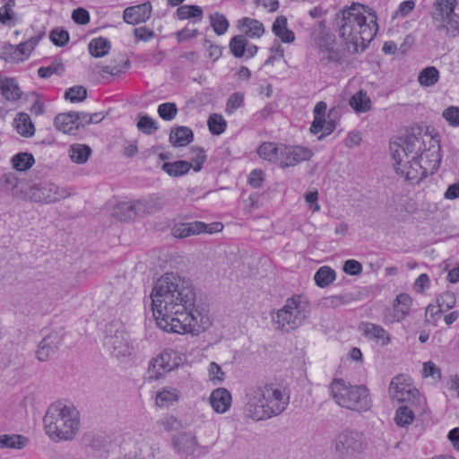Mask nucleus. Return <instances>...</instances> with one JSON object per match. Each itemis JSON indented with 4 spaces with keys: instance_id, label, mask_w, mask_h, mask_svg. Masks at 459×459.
I'll return each instance as SVG.
<instances>
[{
    "instance_id": "nucleus-22",
    "label": "nucleus",
    "mask_w": 459,
    "mask_h": 459,
    "mask_svg": "<svg viewBox=\"0 0 459 459\" xmlns=\"http://www.w3.org/2000/svg\"><path fill=\"white\" fill-rule=\"evenodd\" d=\"M75 111L58 114L54 119L56 128L65 134L71 135L78 134L77 126L75 124Z\"/></svg>"
},
{
    "instance_id": "nucleus-59",
    "label": "nucleus",
    "mask_w": 459,
    "mask_h": 459,
    "mask_svg": "<svg viewBox=\"0 0 459 459\" xmlns=\"http://www.w3.org/2000/svg\"><path fill=\"white\" fill-rule=\"evenodd\" d=\"M50 39L54 45L64 47L69 41V34L64 29L56 28L50 32Z\"/></svg>"
},
{
    "instance_id": "nucleus-5",
    "label": "nucleus",
    "mask_w": 459,
    "mask_h": 459,
    "mask_svg": "<svg viewBox=\"0 0 459 459\" xmlns=\"http://www.w3.org/2000/svg\"><path fill=\"white\" fill-rule=\"evenodd\" d=\"M43 421L52 439L70 440L79 429V412L74 407L55 403L47 411Z\"/></svg>"
},
{
    "instance_id": "nucleus-62",
    "label": "nucleus",
    "mask_w": 459,
    "mask_h": 459,
    "mask_svg": "<svg viewBox=\"0 0 459 459\" xmlns=\"http://www.w3.org/2000/svg\"><path fill=\"white\" fill-rule=\"evenodd\" d=\"M192 152L195 153V157L192 158L189 163H192V168L195 171H199L206 160V155L201 148L192 149Z\"/></svg>"
},
{
    "instance_id": "nucleus-58",
    "label": "nucleus",
    "mask_w": 459,
    "mask_h": 459,
    "mask_svg": "<svg viewBox=\"0 0 459 459\" xmlns=\"http://www.w3.org/2000/svg\"><path fill=\"white\" fill-rule=\"evenodd\" d=\"M75 115H76L75 124L77 126L78 132L82 128H84L85 126H87V125H90L91 123H99L102 120V117H100L97 120H94V117H100V113H94V114L90 115V114H87L84 112H82V113L75 112Z\"/></svg>"
},
{
    "instance_id": "nucleus-39",
    "label": "nucleus",
    "mask_w": 459,
    "mask_h": 459,
    "mask_svg": "<svg viewBox=\"0 0 459 459\" xmlns=\"http://www.w3.org/2000/svg\"><path fill=\"white\" fill-rule=\"evenodd\" d=\"M351 107L359 113H364L371 108V100L367 92L360 90L350 100Z\"/></svg>"
},
{
    "instance_id": "nucleus-61",
    "label": "nucleus",
    "mask_w": 459,
    "mask_h": 459,
    "mask_svg": "<svg viewBox=\"0 0 459 459\" xmlns=\"http://www.w3.org/2000/svg\"><path fill=\"white\" fill-rule=\"evenodd\" d=\"M41 36L30 37L28 40L22 42L17 46L18 51L22 55L29 56L30 52L34 49V48L38 45Z\"/></svg>"
},
{
    "instance_id": "nucleus-6",
    "label": "nucleus",
    "mask_w": 459,
    "mask_h": 459,
    "mask_svg": "<svg viewBox=\"0 0 459 459\" xmlns=\"http://www.w3.org/2000/svg\"><path fill=\"white\" fill-rule=\"evenodd\" d=\"M157 325L165 332L177 333H198L204 329L207 318L195 303L193 307L179 313H156L153 315Z\"/></svg>"
},
{
    "instance_id": "nucleus-43",
    "label": "nucleus",
    "mask_w": 459,
    "mask_h": 459,
    "mask_svg": "<svg viewBox=\"0 0 459 459\" xmlns=\"http://www.w3.org/2000/svg\"><path fill=\"white\" fill-rule=\"evenodd\" d=\"M336 277L335 271L328 266L320 267L315 273L314 280L317 286L325 288L329 286Z\"/></svg>"
},
{
    "instance_id": "nucleus-8",
    "label": "nucleus",
    "mask_w": 459,
    "mask_h": 459,
    "mask_svg": "<svg viewBox=\"0 0 459 459\" xmlns=\"http://www.w3.org/2000/svg\"><path fill=\"white\" fill-rule=\"evenodd\" d=\"M308 314L309 307L307 300L300 296H293L286 300L285 305L278 310L273 321L277 329L289 333L302 325Z\"/></svg>"
},
{
    "instance_id": "nucleus-7",
    "label": "nucleus",
    "mask_w": 459,
    "mask_h": 459,
    "mask_svg": "<svg viewBox=\"0 0 459 459\" xmlns=\"http://www.w3.org/2000/svg\"><path fill=\"white\" fill-rule=\"evenodd\" d=\"M330 392L334 402L342 408L361 412L371 407L369 391L363 385H352L342 379H334Z\"/></svg>"
},
{
    "instance_id": "nucleus-4",
    "label": "nucleus",
    "mask_w": 459,
    "mask_h": 459,
    "mask_svg": "<svg viewBox=\"0 0 459 459\" xmlns=\"http://www.w3.org/2000/svg\"><path fill=\"white\" fill-rule=\"evenodd\" d=\"M246 400V416L258 421L282 413L290 403V395L277 385L264 384L248 388Z\"/></svg>"
},
{
    "instance_id": "nucleus-56",
    "label": "nucleus",
    "mask_w": 459,
    "mask_h": 459,
    "mask_svg": "<svg viewBox=\"0 0 459 459\" xmlns=\"http://www.w3.org/2000/svg\"><path fill=\"white\" fill-rule=\"evenodd\" d=\"M442 117L450 126H459V107L449 106L443 110Z\"/></svg>"
},
{
    "instance_id": "nucleus-3",
    "label": "nucleus",
    "mask_w": 459,
    "mask_h": 459,
    "mask_svg": "<svg viewBox=\"0 0 459 459\" xmlns=\"http://www.w3.org/2000/svg\"><path fill=\"white\" fill-rule=\"evenodd\" d=\"M151 299L153 315L162 311L179 313L193 307L196 295L189 280L167 273L154 283Z\"/></svg>"
},
{
    "instance_id": "nucleus-10",
    "label": "nucleus",
    "mask_w": 459,
    "mask_h": 459,
    "mask_svg": "<svg viewBox=\"0 0 459 459\" xmlns=\"http://www.w3.org/2000/svg\"><path fill=\"white\" fill-rule=\"evenodd\" d=\"M389 395L393 400L411 405L423 404L425 398L420 394L419 390L412 385L410 378L405 375L394 377L389 385Z\"/></svg>"
},
{
    "instance_id": "nucleus-13",
    "label": "nucleus",
    "mask_w": 459,
    "mask_h": 459,
    "mask_svg": "<svg viewBox=\"0 0 459 459\" xmlns=\"http://www.w3.org/2000/svg\"><path fill=\"white\" fill-rule=\"evenodd\" d=\"M105 345L111 354L117 358L128 357L132 353L127 334L123 331H116L113 335L107 336Z\"/></svg>"
},
{
    "instance_id": "nucleus-38",
    "label": "nucleus",
    "mask_w": 459,
    "mask_h": 459,
    "mask_svg": "<svg viewBox=\"0 0 459 459\" xmlns=\"http://www.w3.org/2000/svg\"><path fill=\"white\" fill-rule=\"evenodd\" d=\"M111 48L110 41L102 37L95 38L89 44V51L94 57H102L108 54Z\"/></svg>"
},
{
    "instance_id": "nucleus-23",
    "label": "nucleus",
    "mask_w": 459,
    "mask_h": 459,
    "mask_svg": "<svg viewBox=\"0 0 459 459\" xmlns=\"http://www.w3.org/2000/svg\"><path fill=\"white\" fill-rule=\"evenodd\" d=\"M206 224L202 221H191L176 225L172 230L175 238H184L192 235L203 233L206 229Z\"/></svg>"
},
{
    "instance_id": "nucleus-11",
    "label": "nucleus",
    "mask_w": 459,
    "mask_h": 459,
    "mask_svg": "<svg viewBox=\"0 0 459 459\" xmlns=\"http://www.w3.org/2000/svg\"><path fill=\"white\" fill-rule=\"evenodd\" d=\"M27 196L24 200L36 203L51 204L65 199L70 195V192L51 182H40L27 186Z\"/></svg>"
},
{
    "instance_id": "nucleus-45",
    "label": "nucleus",
    "mask_w": 459,
    "mask_h": 459,
    "mask_svg": "<svg viewBox=\"0 0 459 459\" xmlns=\"http://www.w3.org/2000/svg\"><path fill=\"white\" fill-rule=\"evenodd\" d=\"M439 79V72L435 66H428L424 68L418 76L420 85L429 87L435 85Z\"/></svg>"
},
{
    "instance_id": "nucleus-16",
    "label": "nucleus",
    "mask_w": 459,
    "mask_h": 459,
    "mask_svg": "<svg viewBox=\"0 0 459 459\" xmlns=\"http://www.w3.org/2000/svg\"><path fill=\"white\" fill-rule=\"evenodd\" d=\"M152 13V4L147 1L141 4L126 7L123 13V19L128 24L136 25L147 22Z\"/></svg>"
},
{
    "instance_id": "nucleus-63",
    "label": "nucleus",
    "mask_w": 459,
    "mask_h": 459,
    "mask_svg": "<svg viewBox=\"0 0 459 459\" xmlns=\"http://www.w3.org/2000/svg\"><path fill=\"white\" fill-rule=\"evenodd\" d=\"M72 18L75 23L84 25L90 22V13L86 9L79 7L73 11Z\"/></svg>"
},
{
    "instance_id": "nucleus-42",
    "label": "nucleus",
    "mask_w": 459,
    "mask_h": 459,
    "mask_svg": "<svg viewBox=\"0 0 459 459\" xmlns=\"http://www.w3.org/2000/svg\"><path fill=\"white\" fill-rule=\"evenodd\" d=\"M91 153V148L85 144H74L69 149L70 159L72 161L77 164L85 163L88 160Z\"/></svg>"
},
{
    "instance_id": "nucleus-40",
    "label": "nucleus",
    "mask_w": 459,
    "mask_h": 459,
    "mask_svg": "<svg viewBox=\"0 0 459 459\" xmlns=\"http://www.w3.org/2000/svg\"><path fill=\"white\" fill-rule=\"evenodd\" d=\"M0 90L2 91V95L9 101L17 100L22 96V91L19 86L12 78H5L4 80H2Z\"/></svg>"
},
{
    "instance_id": "nucleus-54",
    "label": "nucleus",
    "mask_w": 459,
    "mask_h": 459,
    "mask_svg": "<svg viewBox=\"0 0 459 459\" xmlns=\"http://www.w3.org/2000/svg\"><path fill=\"white\" fill-rule=\"evenodd\" d=\"M442 27L446 30V34L450 37H456L459 35V15L455 13L445 18L442 22Z\"/></svg>"
},
{
    "instance_id": "nucleus-37",
    "label": "nucleus",
    "mask_w": 459,
    "mask_h": 459,
    "mask_svg": "<svg viewBox=\"0 0 459 459\" xmlns=\"http://www.w3.org/2000/svg\"><path fill=\"white\" fill-rule=\"evenodd\" d=\"M411 299L408 294L401 293L394 299V317L397 321L403 320L408 315Z\"/></svg>"
},
{
    "instance_id": "nucleus-50",
    "label": "nucleus",
    "mask_w": 459,
    "mask_h": 459,
    "mask_svg": "<svg viewBox=\"0 0 459 459\" xmlns=\"http://www.w3.org/2000/svg\"><path fill=\"white\" fill-rule=\"evenodd\" d=\"M137 128L145 134H152L159 129L158 122L147 115L140 116Z\"/></svg>"
},
{
    "instance_id": "nucleus-29",
    "label": "nucleus",
    "mask_w": 459,
    "mask_h": 459,
    "mask_svg": "<svg viewBox=\"0 0 459 459\" xmlns=\"http://www.w3.org/2000/svg\"><path fill=\"white\" fill-rule=\"evenodd\" d=\"M29 444V438L18 434L0 435V449H17L21 450Z\"/></svg>"
},
{
    "instance_id": "nucleus-30",
    "label": "nucleus",
    "mask_w": 459,
    "mask_h": 459,
    "mask_svg": "<svg viewBox=\"0 0 459 459\" xmlns=\"http://www.w3.org/2000/svg\"><path fill=\"white\" fill-rule=\"evenodd\" d=\"M457 0H437L434 4L433 19L445 22V18L455 13Z\"/></svg>"
},
{
    "instance_id": "nucleus-14",
    "label": "nucleus",
    "mask_w": 459,
    "mask_h": 459,
    "mask_svg": "<svg viewBox=\"0 0 459 459\" xmlns=\"http://www.w3.org/2000/svg\"><path fill=\"white\" fill-rule=\"evenodd\" d=\"M172 446L178 455L189 456L201 447L197 437L192 432H181L172 437Z\"/></svg>"
},
{
    "instance_id": "nucleus-46",
    "label": "nucleus",
    "mask_w": 459,
    "mask_h": 459,
    "mask_svg": "<svg viewBox=\"0 0 459 459\" xmlns=\"http://www.w3.org/2000/svg\"><path fill=\"white\" fill-rule=\"evenodd\" d=\"M229 47L231 54L235 57H242L246 53V48L247 47V39L244 35L234 36L233 38H231Z\"/></svg>"
},
{
    "instance_id": "nucleus-33",
    "label": "nucleus",
    "mask_w": 459,
    "mask_h": 459,
    "mask_svg": "<svg viewBox=\"0 0 459 459\" xmlns=\"http://www.w3.org/2000/svg\"><path fill=\"white\" fill-rule=\"evenodd\" d=\"M364 333L367 337L380 342L383 346L387 345L391 340L389 334L382 326L372 323L366 324Z\"/></svg>"
},
{
    "instance_id": "nucleus-32",
    "label": "nucleus",
    "mask_w": 459,
    "mask_h": 459,
    "mask_svg": "<svg viewBox=\"0 0 459 459\" xmlns=\"http://www.w3.org/2000/svg\"><path fill=\"white\" fill-rule=\"evenodd\" d=\"M280 152H281V144L271 142L263 143L257 150V153L262 159L278 164L280 163Z\"/></svg>"
},
{
    "instance_id": "nucleus-55",
    "label": "nucleus",
    "mask_w": 459,
    "mask_h": 459,
    "mask_svg": "<svg viewBox=\"0 0 459 459\" xmlns=\"http://www.w3.org/2000/svg\"><path fill=\"white\" fill-rule=\"evenodd\" d=\"M157 111L163 120L171 121L178 114V108L173 102H166L159 105Z\"/></svg>"
},
{
    "instance_id": "nucleus-52",
    "label": "nucleus",
    "mask_w": 459,
    "mask_h": 459,
    "mask_svg": "<svg viewBox=\"0 0 459 459\" xmlns=\"http://www.w3.org/2000/svg\"><path fill=\"white\" fill-rule=\"evenodd\" d=\"M87 98V90L83 86L76 85L68 88L65 92V99L71 102H81Z\"/></svg>"
},
{
    "instance_id": "nucleus-18",
    "label": "nucleus",
    "mask_w": 459,
    "mask_h": 459,
    "mask_svg": "<svg viewBox=\"0 0 459 459\" xmlns=\"http://www.w3.org/2000/svg\"><path fill=\"white\" fill-rule=\"evenodd\" d=\"M426 412V401H424L423 404H419L416 406L407 403L396 410L394 421L399 427L404 428L412 422L415 415H422Z\"/></svg>"
},
{
    "instance_id": "nucleus-49",
    "label": "nucleus",
    "mask_w": 459,
    "mask_h": 459,
    "mask_svg": "<svg viewBox=\"0 0 459 459\" xmlns=\"http://www.w3.org/2000/svg\"><path fill=\"white\" fill-rule=\"evenodd\" d=\"M326 104L324 101L318 102L314 108V121L310 126V132L316 134L321 132V119L325 118Z\"/></svg>"
},
{
    "instance_id": "nucleus-41",
    "label": "nucleus",
    "mask_w": 459,
    "mask_h": 459,
    "mask_svg": "<svg viewBox=\"0 0 459 459\" xmlns=\"http://www.w3.org/2000/svg\"><path fill=\"white\" fill-rule=\"evenodd\" d=\"M179 392L171 387H164L156 394V404L160 407H168L177 402Z\"/></svg>"
},
{
    "instance_id": "nucleus-64",
    "label": "nucleus",
    "mask_w": 459,
    "mask_h": 459,
    "mask_svg": "<svg viewBox=\"0 0 459 459\" xmlns=\"http://www.w3.org/2000/svg\"><path fill=\"white\" fill-rule=\"evenodd\" d=\"M343 271L350 275H359L362 272V265L359 262L350 259L344 263Z\"/></svg>"
},
{
    "instance_id": "nucleus-20",
    "label": "nucleus",
    "mask_w": 459,
    "mask_h": 459,
    "mask_svg": "<svg viewBox=\"0 0 459 459\" xmlns=\"http://www.w3.org/2000/svg\"><path fill=\"white\" fill-rule=\"evenodd\" d=\"M210 404L218 413L227 411L231 403V394L225 388H217L212 391L210 396Z\"/></svg>"
},
{
    "instance_id": "nucleus-51",
    "label": "nucleus",
    "mask_w": 459,
    "mask_h": 459,
    "mask_svg": "<svg viewBox=\"0 0 459 459\" xmlns=\"http://www.w3.org/2000/svg\"><path fill=\"white\" fill-rule=\"evenodd\" d=\"M337 117V112L333 109H331L328 113L327 119H321L320 125L322 126L323 134L319 136V140L323 139L325 136L329 135L333 133L336 127L335 118Z\"/></svg>"
},
{
    "instance_id": "nucleus-25",
    "label": "nucleus",
    "mask_w": 459,
    "mask_h": 459,
    "mask_svg": "<svg viewBox=\"0 0 459 459\" xmlns=\"http://www.w3.org/2000/svg\"><path fill=\"white\" fill-rule=\"evenodd\" d=\"M152 366L158 370L169 372L178 366L176 361V351L173 350H166L161 352L153 361Z\"/></svg>"
},
{
    "instance_id": "nucleus-26",
    "label": "nucleus",
    "mask_w": 459,
    "mask_h": 459,
    "mask_svg": "<svg viewBox=\"0 0 459 459\" xmlns=\"http://www.w3.org/2000/svg\"><path fill=\"white\" fill-rule=\"evenodd\" d=\"M238 28L250 38H260L264 32L262 22L248 17L242 18L238 21Z\"/></svg>"
},
{
    "instance_id": "nucleus-34",
    "label": "nucleus",
    "mask_w": 459,
    "mask_h": 459,
    "mask_svg": "<svg viewBox=\"0 0 459 459\" xmlns=\"http://www.w3.org/2000/svg\"><path fill=\"white\" fill-rule=\"evenodd\" d=\"M14 126L18 134L23 137H31L35 133V127L30 117L26 113H19L14 119Z\"/></svg>"
},
{
    "instance_id": "nucleus-53",
    "label": "nucleus",
    "mask_w": 459,
    "mask_h": 459,
    "mask_svg": "<svg viewBox=\"0 0 459 459\" xmlns=\"http://www.w3.org/2000/svg\"><path fill=\"white\" fill-rule=\"evenodd\" d=\"M156 425L160 430L168 432L178 430L182 428L181 421L172 415H169L160 419L157 421Z\"/></svg>"
},
{
    "instance_id": "nucleus-27",
    "label": "nucleus",
    "mask_w": 459,
    "mask_h": 459,
    "mask_svg": "<svg viewBox=\"0 0 459 459\" xmlns=\"http://www.w3.org/2000/svg\"><path fill=\"white\" fill-rule=\"evenodd\" d=\"M272 30L283 43H292L295 40L294 32L288 29L287 18L283 15L275 19Z\"/></svg>"
},
{
    "instance_id": "nucleus-17",
    "label": "nucleus",
    "mask_w": 459,
    "mask_h": 459,
    "mask_svg": "<svg viewBox=\"0 0 459 459\" xmlns=\"http://www.w3.org/2000/svg\"><path fill=\"white\" fill-rule=\"evenodd\" d=\"M26 188V183L19 180L13 173H5L0 177V190L10 191L15 198L24 200L27 196Z\"/></svg>"
},
{
    "instance_id": "nucleus-60",
    "label": "nucleus",
    "mask_w": 459,
    "mask_h": 459,
    "mask_svg": "<svg viewBox=\"0 0 459 459\" xmlns=\"http://www.w3.org/2000/svg\"><path fill=\"white\" fill-rule=\"evenodd\" d=\"M244 103V96L239 92H235L230 96L226 104V112L233 114Z\"/></svg>"
},
{
    "instance_id": "nucleus-1",
    "label": "nucleus",
    "mask_w": 459,
    "mask_h": 459,
    "mask_svg": "<svg viewBox=\"0 0 459 459\" xmlns=\"http://www.w3.org/2000/svg\"><path fill=\"white\" fill-rule=\"evenodd\" d=\"M390 152L396 173L412 184L434 174L441 162L439 142L421 132L392 141Z\"/></svg>"
},
{
    "instance_id": "nucleus-15",
    "label": "nucleus",
    "mask_w": 459,
    "mask_h": 459,
    "mask_svg": "<svg viewBox=\"0 0 459 459\" xmlns=\"http://www.w3.org/2000/svg\"><path fill=\"white\" fill-rule=\"evenodd\" d=\"M62 342L61 335L56 332H52L46 335L38 345L36 355L39 360L47 361L54 358Z\"/></svg>"
},
{
    "instance_id": "nucleus-2",
    "label": "nucleus",
    "mask_w": 459,
    "mask_h": 459,
    "mask_svg": "<svg viewBox=\"0 0 459 459\" xmlns=\"http://www.w3.org/2000/svg\"><path fill=\"white\" fill-rule=\"evenodd\" d=\"M367 7L352 3L335 14L333 26L342 39L348 52L354 54L364 51L377 31V16H365Z\"/></svg>"
},
{
    "instance_id": "nucleus-31",
    "label": "nucleus",
    "mask_w": 459,
    "mask_h": 459,
    "mask_svg": "<svg viewBox=\"0 0 459 459\" xmlns=\"http://www.w3.org/2000/svg\"><path fill=\"white\" fill-rule=\"evenodd\" d=\"M138 215L136 211V203H120L116 205L112 212V216L118 221H126Z\"/></svg>"
},
{
    "instance_id": "nucleus-21",
    "label": "nucleus",
    "mask_w": 459,
    "mask_h": 459,
    "mask_svg": "<svg viewBox=\"0 0 459 459\" xmlns=\"http://www.w3.org/2000/svg\"><path fill=\"white\" fill-rule=\"evenodd\" d=\"M437 306L429 305L426 308V316L440 315L444 311L452 308L456 303L455 295L453 292L446 291L437 298Z\"/></svg>"
},
{
    "instance_id": "nucleus-57",
    "label": "nucleus",
    "mask_w": 459,
    "mask_h": 459,
    "mask_svg": "<svg viewBox=\"0 0 459 459\" xmlns=\"http://www.w3.org/2000/svg\"><path fill=\"white\" fill-rule=\"evenodd\" d=\"M65 71L64 65L58 62H53L48 66H41L38 70V74L41 78H48L52 74H61Z\"/></svg>"
},
{
    "instance_id": "nucleus-44",
    "label": "nucleus",
    "mask_w": 459,
    "mask_h": 459,
    "mask_svg": "<svg viewBox=\"0 0 459 459\" xmlns=\"http://www.w3.org/2000/svg\"><path fill=\"white\" fill-rule=\"evenodd\" d=\"M34 163V157L29 152H19L12 158V165L18 171L28 170Z\"/></svg>"
},
{
    "instance_id": "nucleus-36",
    "label": "nucleus",
    "mask_w": 459,
    "mask_h": 459,
    "mask_svg": "<svg viewBox=\"0 0 459 459\" xmlns=\"http://www.w3.org/2000/svg\"><path fill=\"white\" fill-rule=\"evenodd\" d=\"M192 168V163L186 160L165 162L161 169L170 177L178 178L186 174Z\"/></svg>"
},
{
    "instance_id": "nucleus-9",
    "label": "nucleus",
    "mask_w": 459,
    "mask_h": 459,
    "mask_svg": "<svg viewBox=\"0 0 459 459\" xmlns=\"http://www.w3.org/2000/svg\"><path fill=\"white\" fill-rule=\"evenodd\" d=\"M333 447L342 459H353L366 449L367 442L361 433L346 429L336 436Z\"/></svg>"
},
{
    "instance_id": "nucleus-35",
    "label": "nucleus",
    "mask_w": 459,
    "mask_h": 459,
    "mask_svg": "<svg viewBox=\"0 0 459 459\" xmlns=\"http://www.w3.org/2000/svg\"><path fill=\"white\" fill-rule=\"evenodd\" d=\"M178 20L194 19L193 22H200L203 19V9L198 5H181L176 12Z\"/></svg>"
},
{
    "instance_id": "nucleus-24",
    "label": "nucleus",
    "mask_w": 459,
    "mask_h": 459,
    "mask_svg": "<svg viewBox=\"0 0 459 459\" xmlns=\"http://www.w3.org/2000/svg\"><path fill=\"white\" fill-rule=\"evenodd\" d=\"M343 61V55L338 49L328 45L319 46V64L322 66L340 65Z\"/></svg>"
},
{
    "instance_id": "nucleus-19",
    "label": "nucleus",
    "mask_w": 459,
    "mask_h": 459,
    "mask_svg": "<svg viewBox=\"0 0 459 459\" xmlns=\"http://www.w3.org/2000/svg\"><path fill=\"white\" fill-rule=\"evenodd\" d=\"M138 215L146 216L160 212L166 204V200L160 195H152L146 199L135 201Z\"/></svg>"
},
{
    "instance_id": "nucleus-12",
    "label": "nucleus",
    "mask_w": 459,
    "mask_h": 459,
    "mask_svg": "<svg viewBox=\"0 0 459 459\" xmlns=\"http://www.w3.org/2000/svg\"><path fill=\"white\" fill-rule=\"evenodd\" d=\"M280 167H293L297 164L310 160L313 152L310 149L300 145L281 144Z\"/></svg>"
},
{
    "instance_id": "nucleus-28",
    "label": "nucleus",
    "mask_w": 459,
    "mask_h": 459,
    "mask_svg": "<svg viewBox=\"0 0 459 459\" xmlns=\"http://www.w3.org/2000/svg\"><path fill=\"white\" fill-rule=\"evenodd\" d=\"M194 139L193 131L186 126H178L171 129L169 134V142L178 147L186 146Z\"/></svg>"
},
{
    "instance_id": "nucleus-47",
    "label": "nucleus",
    "mask_w": 459,
    "mask_h": 459,
    "mask_svg": "<svg viewBox=\"0 0 459 459\" xmlns=\"http://www.w3.org/2000/svg\"><path fill=\"white\" fill-rule=\"evenodd\" d=\"M207 126L212 134L220 135L226 130L227 122L221 115L214 113L210 115L207 121Z\"/></svg>"
},
{
    "instance_id": "nucleus-48",
    "label": "nucleus",
    "mask_w": 459,
    "mask_h": 459,
    "mask_svg": "<svg viewBox=\"0 0 459 459\" xmlns=\"http://www.w3.org/2000/svg\"><path fill=\"white\" fill-rule=\"evenodd\" d=\"M210 22L214 32L219 36L223 35L227 31L230 25L225 15L220 13H212L210 15Z\"/></svg>"
}]
</instances>
